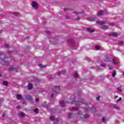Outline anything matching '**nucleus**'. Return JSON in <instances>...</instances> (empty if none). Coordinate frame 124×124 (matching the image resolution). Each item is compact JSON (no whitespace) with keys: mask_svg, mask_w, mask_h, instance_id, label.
I'll list each match as a JSON object with an SVG mask.
<instances>
[{"mask_svg":"<svg viewBox=\"0 0 124 124\" xmlns=\"http://www.w3.org/2000/svg\"><path fill=\"white\" fill-rule=\"evenodd\" d=\"M67 103H71V104H75L76 105L77 107H72L71 110H77L79 109V106L81 105V104H85L87 105L88 103L87 102H83V99L82 98V95L81 93H79L78 95L75 98H74V100L73 102H71V99H68L67 100Z\"/></svg>","mask_w":124,"mask_h":124,"instance_id":"1","label":"nucleus"},{"mask_svg":"<svg viewBox=\"0 0 124 124\" xmlns=\"http://www.w3.org/2000/svg\"><path fill=\"white\" fill-rule=\"evenodd\" d=\"M96 24H99L100 26H102V25H109V26H111L113 27L115 25L114 23H109V21L106 20L99 21V20H97L96 21Z\"/></svg>","mask_w":124,"mask_h":124,"instance_id":"2","label":"nucleus"},{"mask_svg":"<svg viewBox=\"0 0 124 124\" xmlns=\"http://www.w3.org/2000/svg\"><path fill=\"white\" fill-rule=\"evenodd\" d=\"M93 110H94V107L91 105V108H88L84 109V112H91V113H93Z\"/></svg>","mask_w":124,"mask_h":124,"instance_id":"3","label":"nucleus"},{"mask_svg":"<svg viewBox=\"0 0 124 124\" xmlns=\"http://www.w3.org/2000/svg\"><path fill=\"white\" fill-rule=\"evenodd\" d=\"M52 91L54 93H58V91H60V86H55L52 89Z\"/></svg>","mask_w":124,"mask_h":124,"instance_id":"4","label":"nucleus"},{"mask_svg":"<svg viewBox=\"0 0 124 124\" xmlns=\"http://www.w3.org/2000/svg\"><path fill=\"white\" fill-rule=\"evenodd\" d=\"M32 6L36 9H37V8H38V4H37V3H36V2L35 1H33L32 2Z\"/></svg>","mask_w":124,"mask_h":124,"instance_id":"5","label":"nucleus"},{"mask_svg":"<svg viewBox=\"0 0 124 124\" xmlns=\"http://www.w3.org/2000/svg\"><path fill=\"white\" fill-rule=\"evenodd\" d=\"M1 62V64H6V62H7V58L5 57V58L4 59H0Z\"/></svg>","mask_w":124,"mask_h":124,"instance_id":"6","label":"nucleus"},{"mask_svg":"<svg viewBox=\"0 0 124 124\" xmlns=\"http://www.w3.org/2000/svg\"><path fill=\"white\" fill-rule=\"evenodd\" d=\"M103 60H104V62H110V58H109V56H104Z\"/></svg>","mask_w":124,"mask_h":124,"instance_id":"7","label":"nucleus"},{"mask_svg":"<svg viewBox=\"0 0 124 124\" xmlns=\"http://www.w3.org/2000/svg\"><path fill=\"white\" fill-rule=\"evenodd\" d=\"M108 28L109 26L108 25H103L100 27L101 30H108Z\"/></svg>","mask_w":124,"mask_h":124,"instance_id":"8","label":"nucleus"},{"mask_svg":"<svg viewBox=\"0 0 124 124\" xmlns=\"http://www.w3.org/2000/svg\"><path fill=\"white\" fill-rule=\"evenodd\" d=\"M87 31H88V32H90L91 33H93V32H94V30L92 29L91 28H88L87 29Z\"/></svg>","mask_w":124,"mask_h":124,"instance_id":"9","label":"nucleus"},{"mask_svg":"<svg viewBox=\"0 0 124 124\" xmlns=\"http://www.w3.org/2000/svg\"><path fill=\"white\" fill-rule=\"evenodd\" d=\"M18 116H19V117H21V118H24V117H25V113L21 112L18 114Z\"/></svg>","mask_w":124,"mask_h":124,"instance_id":"10","label":"nucleus"},{"mask_svg":"<svg viewBox=\"0 0 124 124\" xmlns=\"http://www.w3.org/2000/svg\"><path fill=\"white\" fill-rule=\"evenodd\" d=\"M26 97L28 100H32V97L31 96L27 95Z\"/></svg>","mask_w":124,"mask_h":124,"instance_id":"11","label":"nucleus"},{"mask_svg":"<svg viewBox=\"0 0 124 124\" xmlns=\"http://www.w3.org/2000/svg\"><path fill=\"white\" fill-rule=\"evenodd\" d=\"M60 105L62 107H64V106H65V104L64 103V101H61L60 102Z\"/></svg>","mask_w":124,"mask_h":124,"instance_id":"12","label":"nucleus"},{"mask_svg":"<svg viewBox=\"0 0 124 124\" xmlns=\"http://www.w3.org/2000/svg\"><path fill=\"white\" fill-rule=\"evenodd\" d=\"M16 98H17L18 100H20V99H22V96L21 95V94H18L16 95Z\"/></svg>","mask_w":124,"mask_h":124,"instance_id":"13","label":"nucleus"},{"mask_svg":"<svg viewBox=\"0 0 124 124\" xmlns=\"http://www.w3.org/2000/svg\"><path fill=\"white\" fill-rule=\"evenodd\" d=\"M103 14H104L103 11H101L97 13V15H98V16H102V15H103Z\"/></svg>","mask_w":124,"mask_h":124,"instance_id":"14","label":"nucleus"},{"mask_svg":"<svg viewBox=\"0 0 124 124\" xmlns=\"http://www.w3.org/2000/svg\"><path fill=\"white\" fill-rule=\"evenodd\" d=\"M110 35H112V36H113V37H117V36H118V35H119L117 34L116 33H112L110 34Z\"/></svg>","mask_w":124,"mask_h":124,"instance_id":"15","label":"nucleus"},{"mask_svg":"<svg viewBox=\"0 0 124 124\" xmlns=\"http://www.w3.org/2000/svg\"><path fill=\"white\" fill-rule=\"evenodd\" d=\"M28 90H31L32 89V84H29L28 86Z\"/></svg>","mask_w":124,"mask_h":124,"instance_id":"16","label":"nucleus"},{"mask_svg":"<svg viewBox=\"0 0 124 124\" xmlns=\"http://www.w3.org/2000/svg\"><path fill=\"white\" fill-rule=\"evenodd\" d=\"M75 44V42L73 40H71L70 42V44L71 46H73L74 44Z\"/></svg>","mask_w":124,"mask_h":124,"instance_id":"17","label":"nucleus"},{"mask_svg":"<svg viewBox=\"0 0 124 124\" xmlns=\"http://www.w3.org/2000/svg\"><path fill=\"white\" fill-rule=\"evenodd\" d=\"M69 118H73L74 117V114L73 113H70L68 115Z\"/></svg>","mask_w":124,"mask_h":124,"instance_id":"18","label":"nucleus"},{"mask_svg":"<svg viewBox=\"0 0 124 124\" xmlns=\"http://www.w3.org/2000/svg\"><path fill=\"white\" fill-rule=\"evenodd\" d=\"M63 10L64 11H72V9H69L68 8H64Z\"/></svg>","mask_w":124,"mask_h":124,"instance_id":"19","label":"nucleus"},{"mask_svg":"<svg viewBox=\"0 0 124 124\" xmlns=\"http://www.w3.org/2000/svg\"><path fill=\"white\" fill-rule=\"evenodd\" d=\"M39 66L41 68H46V67H47V66H46V65H42V64H40V65H39Z\"/></svg>","mask_w":124,"mask_h":124,"instance_id":"20","label":"nucleus"},{"mask_svg":"<svg viewBox=\"0 0 124 124\" xmlns=\"http://www.w3.org/2000/svg\"><path fill=\"white\" fill-rule=\"evenodd\" d=\"M3 86H8V82L7 81H3Z\"/></svg>","mask_w":124,"mask_h":124,"instance_id":"21","label":"nucleus"},{"mask_svg":"<svg viewBox=\"0 0 124 124\" xmlns=\"http://www.w3.org/2000/svg\"><path fill=\"white\" fill-rule=\"evenodd\" d=\"M74 76L75 78H78V73H77V72H76L74 74Z\"/></svg>","mask_w":124,"mask_h":124,"instance_id":"22","label":"nucleus"},{"mask_svg":"<svg viewBox=\"0 0 124 124\" xmlns=\"http://www.w3.org/2000/svg\"><path fill=\"white\" fill-rule=\"evenodd\" d=\"M95 48L96 50H100V46H96Z\"/></svg>","mask_w":124,"mask_h":124,"instance_id":"23","label":"nucleus"},{"mask_svg":"<svg viewBox=\"0 0 124 124\" xmlns=\"http://www.w3.org/2000/svg\"><path fill=\"white\" fill-rule=\"evenodd\" d=\"M51 121H55V116H52L50 117Z\"/></svg>","mask_w":124,"mask_h":124,"instance_id":"24","label":"nucleus"},{"mask_svg":"<svg viewBox=\"0 0 124 124\" xmlns=\"http://www.w3.org/2000/svg\"><path fill=\"white\" fill-rule=\"evenodd\" d=\"M120 101H122V97H120L119 99L117 100L116 103H118L120 102Z\"/></svg>","mask_w":124,"mask_h":124,"instance_id":"25","label":"nucleus"},{"mask_svg":"<svg viewBox=\"0 0 124 124\" xmlns=\"http://www.w3.org/2000/svg\"><path fill=\"white\" fill-rule=\"evenodd\" d=\"M9 70H10V71H12V70H14V68H13V67H10L9 68Z\"/></svg>","mask_w":124,"mask_h":124,"instance_id":"26","label":"nucleus"},{"mask_svg":"<svg viewBox=\"0 0 124 124\" xmlns=\"http://www.w3.org/2000/svg\"><path fill=\"white\" fill-rule=\"evenodd\" d=\"M96 17L92 18L91 19V21H92V22H94V21H96Z\"/></svg>","mask_w":124,"mask_h":124,"instance_id":"27","label":"nucleus"},{"mask_svg":"<svg viewBox=\"0 0 124 124\" xmlns=\"http://www.w3.org/2000/svg\"><path fill=\"white\" fill-rule=\"evenodd\" d=\"M34 111L35 112V113H36V114H38V108L35 109Z\"/></svg>","mask_w":124,"mask_h":124,"instance_id":"28","label":"nucleus"},{"mask_svg":"<svg viewBox=\"0 0 124 124\" xmlns=\"http://www.w3.org/2000/svg\"><path fill=\"white\" fill-rule=\"evenodd\" d=\"M113 62L114 64H116V63H117V60L116 59H113Z\"/></svg>","mask_w":124,"mask_h":124,"instance_id":"29","label":"nucleus"},{"mask_svg":"<svg viewBox=\"0 0 124 124\" xmlns=\"http://www.w3.org/2000/svg\"><path fill=\"white\" fill-rule=\"evenodd\" d=\"M89 117V115L86 114L84 116V119H88Z\"/></svg>","mask_w":124,"mask_h":124,"instance_id":"30","label":"nucleus"},{"mask_svg":"<svg viewBox=\"0 0 124 124\" xmlns=\"http://www.w3.org/2000/svg\"><path fill=\"white\" fill-rule=\"evenodd\" d=\"M116 76V71H114V72L112 73V77H115Z\"/></svg>","mask_w":124,"mask_h":124,"instance_id":"31","label":"nucleus"},{"mask_svg":"<svg viewBox=\"0 0 124 124\" xmlns=\"http://www.w3.org/2000/svg\"><path fill=\"white\" fill-rule=\"evenodd\" d=\"M4 46L5 48H9V45H7L6 44L4 45Z\"/></svg>","mask_w":124,"mask_h":124,"instance_id":"32","label":"nucleus"},{"mask_svg":"<svg viewBox=\"0 0 124 124\" xmlns=\"http://www.w3.org/2000/svg\"><path fill=\"white\" fill-rule=\"evenodd\" d=\"M46 32L47 34H51V32H50V31H46Z\"/></svg>","mask_w":124,"mask_h":124,"instance_id":"33","label":"nucleus"},{"mask_svg":"<svg viewBox=\"0 0 124 124\" xmlns=\"http://www.w3.org/2000/svg\"><path fill=\"white\" fill-rule=\"evenodd\" d=\"M118 43H119V44L122 45V44H124V42H123V41H120L118 42Z\"/></svg>","mask_w":124,"mask_h":124,"instance_id":"34","label":"nucleus"},{"mask_svg":"<svg viewBox=\"0 0 124 124\" xmlns=\"http://www.w3.org/2000/svg\"><path fill=\"white\" fill-rule=\"evenodd\" d=\"M82 114H83V112H82V111L78 112V115H82Z\"/></svg>","mask_w":124,"mask_h":124,"instance_id":"35","label":"nucleus"},{"mask_svg":"<svg viewBox=\"0 0 124 124\" xmlns=\"http://www.w3.org/2000/svg\"><path fill=\"white\" fill-rule=\"evenodd\" d=\"M117 91H118L120 93H122V89H120L119 88H117Z\"/></svg>","mask_w":124,"mask_h":124,"instance_id":"36","label":"nucleus"},{"mask_svg":"<svg viewBox=\"0 0 124 124\" xmlns=\"http://www.w3.org/2000/svg\"><path fill=\"white\" fill-rule=\"evenodd\" d=\"M69 16H65V19H66V20H69Z\"/></svg>","mask_w":124,"mask_h":124,"instance_id":"37","label":"nucleus"},{"mask_svg":"<svg viewBox=\"0 0 124 124\" xmlns=\"http://www.w3.org/2000/svg\"><path fill=\"white\" fill-rule=\"evenodd\" d=\"M42 107L44 108H46V104L42 105Z\"/></svg>","mask_w":124,"mask_h":124,"instance_id":"38","label":"nucleus"},{"mask_svg":"<svg viewBox=\"0 0 124 124\" xmlns=\"http://www.w3.org/2000/svg\"><path fill=\"white\" fill-rule=\"evenodd\" d=\"M14 15L17 16V15H19V13H14Z\"/></svg>","mask_w":124,"mask_h":124,"instance_id":"39","label":"nucleus"},{"mask_svg":"<svg viewBox=\"0 0 124 124\" xmlns=\"http://www.w3.org/2000/svg\"><path fill=\"white\" fill-rule=\"evenodd\" d=\"M74 14H75L76 15H79V13L74 12Z\"/></svg>","mask_w":124,"mask_h":124,"instance_id":"40","label":"nucleus"},{"mask_svg":"<svg viewBox=\"0 0 124 124\" xmlns=\"http://www.w3.org/2000/svg\"><path fill=\"white\" fill-rule=\"evenodd\" d=\"M86 60H87V61H88V62H91V61H92V60L89 58H87Z\"/></svg>","mask_w":124,"mask_h":124,"instance_id":"41","label":"nucleus"},{"mask_svg":"<svg viewBox=\"0 0 124 124\" xmlns=\"http://www.w3.org/2000/svg\"><path fill=\"white\" fill-rule=\"evenodd\" d=\"M108 69L109 70H112V67L108 65Z\"/></svg>","mask_w":124,"mask_h":124,"instance_id":"42","label":"nucleus"},{"mask_svg":"<svg viewBox=\"0 0 124 124\" xmlns=\"http://www.w3.org/2000/svg\"><path fill=\"white\" fill-rule=\"evenodd\" d=\"M35 101L36 102H38V101H39V99L38 98H36Z\"/></svg>","mask_w":124,"mask_h":124,"instance_id":"43","label":"nucleus"},{"mask_svg":"<svg viewBox=\"0 0 124 124\" xmlns=\"http://www.w3.org/2000/svg\"><path fill=\"white\" fill-rule=\"evenodd\" d=\"M96 98V100H99V98H100V96H98Z\"/></svg>","mask_w":124,"mask_h":124,"instance_id":"44","label":"nucleus"},{"mask_svg":"<svg viewBox=\"0 0 124 124\" xmlns=\"http://www.w3.org/2000/svg\"><path fill=\"white\" fill-rule=\"evenodd\" d=\"M101 66H102V67H105V64H101Z\"/></svg>","mask_w":124,"mask_h":124,"instance_id":"45","label":"nucleus"},{"mask_svg":"<svg viewBox=\"0 0 124 124\" xmlns=\"http://www.w3.org/2000/svg\"><path fill=\"white\" fill-rule=\"evenodd\" d=\"M105 121H106V120H105V118L104 117H103L102 118V121L103 122H105Z\"/></svg>","mask_w":124,"mask_h":124,"instance_id":"46","label":"nucleus"},{"mask_svg":"<svg viewBox=\"0 0 124 124\" xmlns=\"http://www.w3.org/2000/svg\"><path fill=\"white\" fill-rule=\"evenodd\" d=\"M4 53L2 52H0V56H1V55H3Z\"/></svg>","mask_w":124,"mask_h":124,"instance_id":"47","label":"nucleus"},{"mask_svg":"<svg viewBox=\"0 0 124 124\" xmlns=\"http://www.w3.org/2000/svg\"><path fill=\"white\" fill-rule=\"evenodd\" d=\"M79 20H80V17H77V21H79Z\"/></svg>","mask_w":124,"mask_h":124,"instance_id":"48","label":"nucleus"},{"mask_svg":"<svg viewBox=\"0 0 124 124\" xmlns=\"http://www.w3.org/2000/svg\"><path fill=\"white\" fill-rule=\"evenodd\" d=\"M5 114H3L2 115V117H5Z\"/></svg>","mask_w":124,"mask_h":124,"instance_id":"49","label":"nucleus"},{"mask_svg":"<svg viewBox=\"0 0 124 124\" xmlns=\"http://www.w3.org/2000/svg\"><path fill=\"white\" fill-rule=\"evenodd\" d=\"M56 121H57V122H59V121H60V119H59V118H57V119H56Z\"/></svg>","mask_w":124,"mask_h":124,"instance_id":"50","label":"nucleus"},{"mask_svg":"<svg viewBox=\"0 0 124 124\" xmlns=\"http://www.w3.org/2000/svg\"><path fill=\"white\" fill-rule=\"evenodd\" d=\"M16 108H17V109H20V106H17V107H16Z\"/></svg>","mask_w":124,"mask_h":124,"instance_id":"51","label":"nucleus"},{"mask_svg":"<svg viewBox=\"0 0 124 124\" xmlns=\"http://www.w3.org/2000/svg\"><path fill=\"white\" fill-rule=\"evenodd\" d=\"M51 96V97H54V94H52Z\"/></svg>","mask_w":124,"mask_h":124,"instance_id":"52","label":"nucleus"},{"mask_svg":"<svg viewBox=\"0 0 124 124\" xmlns=\"http://www.w3.org/2000/svg\"><path fill=\"white\" fill-rule=\"evenodd\" d=\"M1 77V73L0 72V77Z\"/></svg>","mask_w":124,"mask_h":124,"instance_id":"53","label":"nucleus"},{"mask_svg":"<svg viewBox=\"0 0 124 124\" xmlns=\"http://www.w3.org/2000/svg\"><path fill=\"white\" fill-rule=\"evenodd\" d=\"M118 98V96H115V98Z\"/></svg>","mask_w":124,"mask_h":124,"instance_id":"54","label":"nucleus"},{"mask_svg":"<svg viewBox=\"0 0 124 124\" xmlns=\"http://www.w3.org/2000/svg\"><path fill=\"white\" fill-rule=\"evenodd\" d=\"M49 111H53L52 109H49Z\"/></svg>","mask_w":124,"mask_h":124,"instance_id":"55","label":"nucleus"},{"mask_svg":"<svg viewBox=\"0 0 124 124\" xmlns=\"http://www.w3.org/2000/svg\"><path fill=\"white\" fill-rule=\"evenodd\" d=\"M8 54H11L10 53H9V51H8Z\"/></svg>","mask_w":124,"mask_h":124,"instance_id":"56","label":"nucleus"},{"mask_svg":"<svg viewBox=\"0 0 124 124\" xmlns=\"http://www.w3.org/2000/svg\"><path fill=\"white\" fill-rule=\"evenodd\" d=\"M1 31H0V33H1Z\"/></svg>","mask_w":124,"mask_h":124,"instance_id":"57","label":"nucleus"},{"mask_svg":"<svg viewBox=\"0 0 124 124\" xmlns=\"http://www.w3.org/2000/svg\"><path fill=\"white\" fill-rule=\"evenodd\" d=\"M23 104H25V103H23Z\"/></svg>","mask_w":124,"mask_h":124,"instance_id":"58","label":"nucleus"},{"mask_svg":"<svg viewBox=\"0 0 124 124\" xmlns=\"http://www.w3.org/2000/svg\"><path fill=\"white\" fill-rule=\"evenodd\" d=\"M71 98H73V97H72Z\"/></svg>","mask_w":124,"mask_h":124,"instance_id":"59","label":"nucleus"}]
</instances>
